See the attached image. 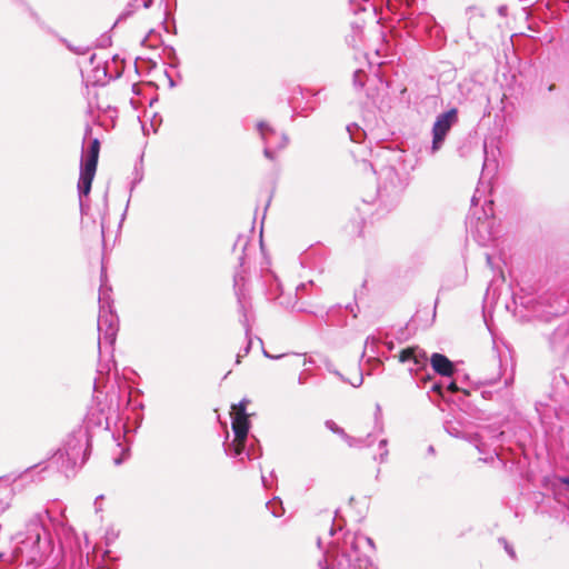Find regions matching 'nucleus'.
I'll use <instances>...</instances> for the list:
<instances>
[{
    "label": "nucleus",
    "mask_w": 569,
    "mask_h": 569,
    "mask_svg": "<svg viewBox=\"0 0 569 569\" xmlns=\"http://www.w3.org/2000/svg\"><path fill=\"white\" fill-rule=\"evenodd\" d=\"M401 363L412 362V367L409 368L411 373L418 375L428 368V357L423 349L419 347H408L402 349L398 356Z\"/></svg>",
    "instance_id": "nucleus-9"
},
{
    "label": "nucleus",
    "mask_w": 569,
    "mask_h": 569,
    "mask_svg": "<svg viewBox=\"0 0 569 569\" xmlns=\"http://www.w3.org/2000/svg\"><path fill=\"white\" fill-rule=\"evenodd\" d=\"M94 59H96V54H92V56L90 57V63H91V64H93Z\"/></svg>",
    "instance_id": "nucleus-49"
},
{
    "label": "nucleus",
    "mask_w": 569,
    "mask_h": 569,
    "mask_svg": "<svg viewBox=\"0 0 569 569\" xmlns=\"http://www.w3.org/2000/svg\"><path fill=\"white\" fill-rule=\"evenodd\" d=\"M371 438V435H368L366 439L363 438H355L347 435L343 439L347 441L349 447H357L361 448L365 446H370V443H367V439Z\"/></svg>",
    "instance_id": "nucleus-18"
},
{
    "label": "nucleus",
    "mask_w": 569,
    "mask_h": 569,
    "mask_svg": "<svg viewBox=\"0 0 569 569\" xmlns=\"http://www.w3.org/2000/svg\"><path fill=\"white\" fill-rule=\"evenodd\" d=\"M232 418V430L234 433V440L231 443L226 445V452L232 457H239L242 453L249 459H258L262 456L261 447L258 446L256 451L254 447L251 446L249 449L246 448L248 432L250 429L249 417H231Z\"/></svg>",
    "instance_id": "nucleus-5"
},
{
    "label": "nucleus",
    "mask_w": 569,
    "mask_h": 569,
    "mask_svg": "<svg viewBox=\"0 0 569 569\" xmlns=\"http://www.w3.org/2000/svg\"><path fill=\"white\" fill-rule=\"evenodd\" d=\"M365 77H366V73L361 69H357L353 72L352 82H353V86L356 89H362L365 87Z\"/></svg>",
    "instance_id": "nucleus-21"
},
{
    "label": "nucleus",
    "mask_w": 569,
    "mask_h": 569,
    "mask_svg": "<svg viewBox=\"0 0 569 569\" xmlns=\"http://www.w3.org/2000/svg\"><path fill=\"white\" fill-rule=\"evenodd\" d=\"M429 379H430V375H428V373H427L426 376H422V377H421V382H422V383H426V382H427V380H429Z\"/></svg>",
    "instance_id": "nucleus-41"
},
{
    "label": "nucleus",
    "mask_w": 569,
    "mask_h": 569,
    "mask_svg": "<svg viewBox=\"0 0 569 569\" xmlns=\"http://www.w3.org/2000/svg\"><path fill=\"white\" fill-rule=\"evenodd\" d=\"M356 30H357V36H360V33H361V29H360L359 27H357V29H356Z\"/></svg>",
    "instance_id": "nucleus-51"
},
{
    "label": "nucleus",
    "mask_w": 569,
    "mask_h": 569,
    "mask_svg": "<svg viewBox=\"0 0 569 569\" xmlns=\"http://www.w3.org/2000/svg\"><path fill=\"white\" fill-rule=\"evenodd\" d=\"M347 132L349 133L350 140L357 143H360L366 137V131L357 123L347 126Z\"/></svg>",
    "instance_id": "nucleus-15"
},
{
    "label": "nucleus",
    "mask_w": 569,
    "mask_h": 569,
    "mask_svg": "<svg viewBox=\"0 0 569 569\" xmlns=\"http://www.w3.org/2000/svg\"><path fill=\"white\" fill-rule=\"evenodd\" d=\"M492 201H489V209L482 210V216H476V212H472L471 216H469V224L472 228L473 227V220H477V231L480 232V229H485L488 231L491 221H489V217L492 216Z\"/></svg>",
    "instance_id": "nucleus-14"
},
{
    "label": "nucleus",
    "mask_w": 569,
    "mask_h": 569,
    "mask_svg": "<svg viewBox=\"0 0 569 569\" xmlns=\"http://www.w3.org/2000/svg\"><path fill=\"white\" fill-rule=\"evenodd\" d=\"M363 378L360 377L358 383H352L353 387H359L362 383Z\"/></svg>",
    "instance_id": "nucleus-46"
},
{
    "label": "nucleus",
    "mask_w": 569,
    "mask_h": 569,
    "mask_svg": "<svg viewBox=\"0 0 569 569\" xmlns=\"http://www.w3.org/2000/svg\"><path fill=\"white\" fill-rule=\"evenodd\" d=\"M67 47L69 50L77 54H84L87 52V48L83 47H72L71 44L67 43Z\"/></svg>",
    "instance_id": "nucleus-29"
},
{
    "label": "nucleus",
    "mask_w": 569,
    "mask_h": 569,
    "mask_svg": "<svg viewBox=\"0 0 569 569\" xmlns=\"http://www.w3.org/2000/svg\"><path fill=\"white\" fill-rule=\"evenodd\" d=\"M109 555H110V551H109V550H106V552H104V557H109Z\"/></svg>",
    "instance_id": "nucleus-52"
},
{
    "label": "nucleus",
    "mask_w": 569,
    "mask_h": 569,
    "mask_svg": "<svg viewBox=\"0 0 569 569\" xmlns=\"http://www.w3.org/2000/svg\"><path fill=\"white\" fill-rule=\"evenodd\" d=\"M143 178V173H142V170L139 169L138 167L134 168V179L132 181V188L139 183Z\"/></svg>",
    "instance_id": "nucleus-25"
},
{
    "label": "nucleus",
    "mask_w": 569,
    "mask_h": 569,
    "mask_svg": "<svg viewBox=\"0 0 569 569\" xmlns=\"http://www.w3.org/2000/svg\"><path fill=\"white\" fill-rule=\"evenodd\" d=\"M249 247H251V244H250L248 237H246V236H239L233 244L234 252L240 250L238 260H239V268H241V270L234 272L233 289H234V293H236L237 300H238L239 312L241 313L240 322L244 328L246 337L248 339L247 346L237 355V360H236L237 363H240V359L242 357H246L250 352L251 343H252L251 338H250L251 328L249 325L248 313H247V309H246V296H244V289H243V287H244L243 267L246 264V259L248 256L247 252L249 250Z\"/></svg>",
    "instance_id": "nucleus-3"
},
{
    "label": "nucleus",
    "mask_w": 569,
    "mask_h": 569,
    "mask_svg": "<svg viewBox=\"0 0 569 569\" xmlns=\"http://www.w3.org/2000/svg\"><path fill=\"white\" fill-rule=\"evenodd\" d=\"M121 462L120 459H116V463L119 465Z\"/></svg>",
    "instance_id": "nucleus-53"
},
{
    "label": "nucleus",
    "mask_w": 569,
    "mask_h": 569,
    "mask_svg": "<svg viewBox=\"0 0 569 569\" xmlns=\"http://www.w3.org/2000/svg\"><path fill=\"white\" fill-rule=\"evenodd\" d=\"M10 508V500H0V512L6 511ZM3 558V553L0 552V560Z\"/></svg>",
    "instance_id": "nucleus-31"
},
{
    "label": "nucleus",
    "mask_w": 569,
    "mask_h": 569,
    "mask_svg": "<svg viewBox=\"0 0 569 569\" xmlns=\"http://www.w3.org/2000/svg\"><path fill=\"white\" fill-rule=\"evenodd\" d=\"M375 425H376V429L379 432L383 431V422H382V415H381V407H380V405L376 406Z\"/></svg>",
    "instance_id": "nucleus-22"
},
{
    "label": "nucleus",
    "mask_w": 569,
    "mask_h": 569,
    "mask_svg": "<svg viewBox=\"0 0 569 569\" xmlns=\"http://www.w3.org/2000/svg\"><path fill=\"white\" fill-rule=\"evenodd\" d=\"M446 390L450 393H455L459 391V387L457 386L456 381H450L446 385Z\"/></svg>",
    "instance_id": "nucleus-30"
},
{
    "label": "nucleus",
    "mask_w": 569,
    "mask_h": 569,
    "mask_svg": "<svg viewBox=\"0 0 569 569\" xmlns=\"http://www.w3.org/2000/svg\"><path fill=\"white\" fill-rule=\"evenodd\" d=\"M386 184L383 188H379L378 194L380 198L383 197V193H389L388 188L390 187V193L393 196H398L400 192L405 190L408 186L409 180L407 176L400 177L399 173L393 168H388L386 170Z\"/></svg>",
    "instance_id": "nucleus-11"
},
{
    "label": "nucleus",
    "mask_w": 569,
    "mask_h": 569,
    "mask_svg": "<svg viewBox=\"0 0 569 569\" xmlns=\"http://www.w3.org/2000/svg\"><path fill=\"white\" fill-rule=\"evenodd\" d=\"M431 391L436 392V393H439V395H442L443 392V386L441 383H433L431 386Z\"/></svg>",
    "instance_id": "nucleus-32"
},
{
    "label": "nucleus",
    "mask_w": 569,
    "mask_h": 569,
    "mask_svg": "<svg viewBox=\"0 0 569 569\" xmlns=\"http://www.w3.org/2000/svg\"><path fill=\"white\" fill-rule=\"evenodd\" d=\"M151 3H152V0H146V1L143 2V7H144V8H149V7L151 6Z\"/></svg>",
    "instance_id": "nucleus-43"
},
{
    "label": "nucleus",
    "mask_w": 569,
    "mask_h": 569,
    "mask_svg": "<svg viewBox=\"0 0 569 569\" xmlns=\"http://www.w3.org/2000/svg\"><path fill=\"white\" fill-rule=\"evenodd\" d=\"M457 122L458 110L456 108H451L436 118L432 127V153L437 152L442 147L447 134Z\"/></svg>",
    "instance_id": "nucleus-6"
},
{
    "label": "nucleus",
    "mask_w": 569,
    "mask_h": 569,
    "mask_svg": "<svg viewBox=\"0 0 569 569\" xmlns=\"http://www.w3.org/2000/svg\"><path fill=\"white\" fill-rule=\"evenodd\" d=\"M483 151H485V154L487 156V143L486 142L483 144ZM489 167H490V162H489V159L486 157L485 161H483V169H487Z\"/></svg>",
    "instance_id": "nucleus-33"
},
{
    "label": "nucleus",
    "mask_w": 569,
    "mask_h": 569,
    "mask_svg": "<svg viewBox=\"0 0 569 569\" xmlns=\"http://www.w3.org/2000/svg\"><path fill=\"white\" fill-rule=\"evenodd\" d=\"M89 435L79 429L72 431L62 448L52 457L51 462L56 463L58 470L67 478L73 476L78 466H82L89 457Z\"/></svg>",
    "instance_id": "nucleus-2"
},
{
    "label": "nucleus",
    "mask_w": 569,
    "mask_h": 569,
    "mask_svg": "<svg viewBox=\"0 0 569 569\" xmlns=\"http://www.w3.org/2000/svg\"><path fill=\"white\" fill-rule=\"evenodd\" d=\"M506 550H507V552H508L512 558H515V551H513V549H512V548H509L508 546H506Z\"/></svg>",
    "instance_id": "nucleus-40"
},
{
    "label": "nucleus",
    "mask_w": 569,
    "mask_h": 569,
    "mask_svg": "<svg viewBox=\"0 0 569 569\" xmlns=\"http://www.w3.org/2000/svg\"><path fill=\"white\" fill-rule=\"evenodd\" d=\"M445 430L455 438H467L466 435L451 421H446Z\"/></svg>",
    "instance_id": "nucleus-19"
},
{
    "label": "nucleus",
    "mask_w": 569,
    "mask_h": 569,
    "mask_svg": "<svg viewBox=\"0 0 569 569\" xmlns=\"http://www.w3.org/2000/svg\"><path fill=\"white\" fill-rule=\"evenodd\" d=\"M417 29L428 34L432 39V46L435 47L442 46L446 39L442 27L439 26L436 19L430 14L425 13L419 16L417 20Z\"/></svg>",
    "instance_id": "nucleus-10"
},
{
    "label": "nucleus",
    "mask_w": 569,
    "mask_h": 569,
    "mask_svg": "<svg viewBox=\"0 0 569 569\" xmlns=\"http://www.w3.org/2000/svg\"><path fill=\"white\" fill-rule=\"evenodd\" d=\"M381 342L380 338H377L376 336H368L365 341V350L361 355V357L365 356L367 350H370L372 353H378L377 347Z\"/></svg>",
    "instance_id": "nucleus-16"
},
{
    "label": "nucleus",
    "mask_w": 569,
    "mask_h": 569,
    "mask_svg": "<svg viewBox=\"0 0 569 569\" xmlns=\"http://www.w3.org/2000/svg\"><path fill=\"white\" fill-rule=\"evenodd\" d=\"M346 308H347L350 312H353V307H352L351 305H348Z\"/></svg>",
    "instance_id": "nucleus-50"
},
{
    "label": "nucleus",
    "mask_w": 569,
    "mask_h": 569,
    "mask_svg": "<svg viewBox=\"0 0 569 569\" xmlns=\"http://www.w3.org/2000/svg\"><path fill=\"white\" fill-rule=\"evenodd\" d=\"M49 518L48 509L37 511L27 520L24 530L11 537V541L14 543L12 550L13 559H18L27 552L28 560H36L43 552V548L49 538V531L46 525Z\"/></svg>",
    "instance_id": "nucleus-1"
},
{
    "label": "nucleus",
    "mask_w": 569,
    "mask_h": 569,
    "mask_svg": "<svg viewBox=\"0 0 569 569\" xmlns=\"http://www.w3.org/2000/svg\"><path fill=\"white\" fill-rule=\"evenodd\" d=\"M389 351H392L395 348L393 341H385L383 342Z\"/></svg>",
    "instance_id": "nucleus-37"
},
{
    "label": "nucleus",
    "mask_w": 569,
    "mask_h": 569,
    "mask_svg": "<svg viewBox=\"0 0 569 569\" xmlns=\"http://www.w3.org/2000/svg\"><path fill=\"white\" fill-rule=\"evenodd\" d=\"M100 152V141L98 138L91 140L86 153L82 154L80 163V177L78 181V193L80 208L83 211L82 198L91 191L92 180L94 178Z\"/></svg>",
    "instance_id": "nucleus-4"
},
{
    "label": "nucleus",
    "mask_w": 569,
    "mask_h": 569,
    "mask_svg": "<svg viewBox=\"0 0 569 569\" xmlns=\"http://www.w3.org/2000/svg\"><path fill=\"white\" fill-rule=\"evenodd\" d=\"M430 365L435 372L451 377L455 372V365L442 353L435 352L430 358Z\"/></svg>",
    "instance_id": "nucleus-13"
},
{
    "label": "nucleus",
    "mask_w": 569,
    "mask_h": 569,
    "mask_svg": "<svg viewBox=\"0 0 569 569\" xmlns=\"http://www.w3.org/2000/svg\"><path fill=\"white\" fill-rule=\"evenodd\" d=\"M108 290L104 284H101L100 287V293H99V300L101 298H103L104 300V305H106V310H111V303H110V296L108 293Z\"/></svg>",
    "instance_id": "nucleus-24"
},
{
    "label": "nucleus",
    "mask_w": 569,
    "mask_h": 569,
    "mask_svg": "<svg viewBox=\"0 0 569 569\" xmlns=\"http://www.w3.org/2000/svg\"><path fill=\"white\" fill-rule=\"evenodd\" d=\"M263 356H264V357H267V358H270V359H280V358H282L284 355L272 356V355H270L267 350H263Z\"/></svg>",
    "instance_id": "nucleus-34"
},
{
    "label": "nucleus",
    "mask_w": 569,
    "mask_h": 569,
    "mask_svg": "<svg viewBox=\"0 0 569 569\" xmlns=\"http://www.w3.org/2000/svg\"><path fill=\"white\" fill-rule=\"evenodd\" d=\"M261 482H262L263 487H266V488L268 487L267 479L263 475H261Z\"/></svg>",
    "instance_id": "nucleus-44"
},
{
    "label": "nucleus",
    "mask_w": 569,
    "mask_h": 569,
    "mask_svg": "<svg viewBox=\"0 0 569 569\" xmlns=\"http://www.w3.org/2000/svg\"><path fill=\"white\" fill-rule=\"evenodd\" d=\"M486 261L489 267H491L492 258L489 253H486Z\"/></svg>",
    "instance_id": "nucleus-39"
},
{
    "label": "nucleus",
    "mask_w": 569,
    "mask_h": 569,
    "mask_svg": "<svg viewBox=\"0 0 569 569\" xmlns=\"http://www.w3.org/2000/svg\"><path fill=\"white\" fill-rule=\"evenodd\" d=\"M117 538V535H107L106 536V540H107V545L111 543L114 539Z\"/></svg>",
    "instance_id": "nucleus-36"
},
{
    "label": "nucleus",
    "mask_w": 569,
    "mask_h": 569,
    "mask_svg": "<svg viewBox=\"0 0 569 569\" xmlns=\"http://www.w3.org/2000/svg\"><path fill=\"white\" fill-rule=\"evenodd\" d=\"M503 431H498L496 428L490 426L482 427L478 432L469 435L468 440L473 442L477 450L479 452H483L487 447V442L490 440L492 442L497 441L499 438L503 437Z\"/></svg>",
    "instance_id": "nucleus-12"
},
{
    "label": "nucleus",
    "mask_w": 569,
    "mask_h": 569,
    "mask_svg": "<svg viewBox=\"0 0 569 569\" xmlns=\"http://www.w3.org/2000/svg\"><path fill=\"white\" fill-rule=\"evenodd\" d=\"M326 427L328 429H330L332 432L341 436L342 438H345L347 436L345 430L342 428H340L339 426H337V423L335 421H332V420H327L326 421Z\"/></svg>",
    "instance_id": "nucleus-23"
},
{
    "label": "nucleus",
    "mask_w": 569,
    "mask_h": 569,
    "mask_svg": "<svg viewBox=\"0 0 569 569\" xmlns=\"http://www.w3.org/2000/svg\"><path fill=\"white\" fill-rule=\"evenodd\" d=\"M257 129L264 143V157L269 160H273L274 153L272 151V147L274 146L277 149L284 148L288 143V137L286 134H281L278 137L276 131L264 121L258 122Z\"/></svg>",
    "instance_id": "nucleus-8"
},
{
    "label": "nucleus",
    "mask_w": 569,
    "mask_h": 569,
    "mask_svg": "<svg viewBox=\"0 0 569 569\" xmlns=\"http://www.w3.org/2000/svg\"><path fill=\"white\" fill-rule=\"evenodd\" d=\"M478 191H479V190L477 189V191H476V192H478ZM478 201H479V199H478V197H477V193H475V194H473V197L471 198V206H472V207H477V206H478Z\"/></svg>",
    "instance_id": "nucleus-35"
},
{
    "label": "nucleus",
    "mask_w": 569,
    "mask_h": 569,
    "mask_svg": "<svg viewBox=\"0 0 569 569\" xmlns=\"http://www.w3.org/2000/svg\"><path fill=\"white\" fill-rule=\"evenodd\" d=\"M247 400H241L238 405L232 407L231 417H248L247 412Z\"/></svg>",
    "instance_id": "nucleus-20"
},
{
    "label": "nucleus",
    "mask_w": 569,
    "mask_h": 569,
    "mask_svg": "<svg viewBox=\"0 0 569 569\" xmlns=\"http://www.w3.org/2000/svg\"><path fill=\"white\" fill-rule=\"evenodd\" d=\"M386 446H387V439H382L379 442V447L383 448V452L380 453V462H383L386 457L388 456V450L386 449Z\"/></svg>",
    "instance_id": "nucleus-27"
},
{
    "label": "nucleus",
    "mask_w": 569,
    "mask_h": 569,
    "mask_svg": "<svg viewBox=\"0 0 569 569\" xmlns=\"http://www.w3.org/2000/svg\"><path fill=\"white\" fill-rule=\"evenodd\" d=\"M560 481L569 488V477H561Z\"/></svg>",
    "instance_id": "nucleus-38"
},
{
    "label": "nucleus",
    "mask_w": 569,
    "mask_h": 569,
    "mask_svg": "<svg viewBox=\"0 0 569 569\" xmlns=\"http://www.w3.org/2000/svg\"><path fill=\"white\" fill-rule=\"evenodd\" d=\"M363 541L371 550L376 549L375 541L370 537H361L358 539V543Z\"/></svg>",
    "instance_id": "nucleus-28"
},
{
    "label": "nucleus",
    "mask_w": 569,
    "mask_h": 569,
    "mask_svg": "<svg viewBox=\"0 0 569 569\" xmlns=\"http://www.w3.org/2000/svg\"><path fill=\"white\" fill-rule=\"evenodd\" d=\"M91 131H92L91 127H90V126H87V127H86V137L90 136V134H91Z\"/></svg>",
    "instance_id": "nucleus-42"
},
{
    "label": "nucleus",
    "mask_w": 569,
    "mask_h": 569,
    "mask_svg": "<svg viewBox=\"0 0 569 569\" xmlns=\"http://www.w3.org/2000/svg\"><path fill=\"white\" fill-rule=\"evenodd\" d=\"M428 452H429V453H433V452H435V448H433V446H429V448H428Z\"/></svg>",
    "instance_id": "nucleus-47"
},
{
    "label": "nucleus",
    "mask_w": 569,
    "mask_h": 569,
    "mask_svg": "<svg viewBox=\"0 0 569 569\" xmlns=\"http://www.w3.org/2000/svg\"><path fill=\"white\" fill-rule=\"evenodd\" d=\"M99 345L103 340L104 343L112 346L116 341L118 332V319L111 310H106L103 298L100 299V310L98 317Z\"/></svg>",
    "instance_id": "nucleus-7"
},
{
    "label": "nucleus",
    "mask_w": 569,
    "mask_h": 569,
    "mask_svg": "<svg viewBox=\"0 0 569 569\" xmlns=\"http://www.w3.org/2000/svg\"><path fill=\"white\" fill-rule=\"evenodd\" d=\"M266 506L270 509L273 517L279 518L283 515L282 502L279 499L274 498L271 501H268Z\"/></svg>",
    "instance_id": "nucleus-17"
},
{
    "label": "nucleus",
    "mask_w": 569,
    "mask_h": 569,
    "mask_svg": "<svg viewBox=\"0 0 569 569\" xmlns=\"http://www.w3.org/2000/svg\"><path fill=\"white\" fill-rule=\"evenodd\" d=\"M298 382H299L300 385H302V383H305V382H306V379L300 375V376H299V379H298Z\"/></svg>",
    "instance_id": "nucleus-45"
},
{
    "label": "nucleus",
    "mask_w": 569,
    "mask_h": 569,
    "mask_svg": "<svg viewBox=\"0 0 569 569\" xmlns=\"http://www.w3.org/2000/svg\"><path fill=\"white\" fill-rule=\"evenodd\" d=\"M351 44H352V47H356V46H357V43H356V34L352 37Z\"/></svg>",
    "instance_id": "nucleus-48"
},
{
    "label": "nucleus",
    "mask_w": 569,
    "mask_h": 569,
    "mask_svg": "<svg viewBox=\"0 0 569 569\" xmlns=\"http://www.w3.org/2000/svg\"><path fill=\"white\" fill-rule=\"evenodd\" d=\"M326 368L329 372L336 375L337 377H339L342 381H346L345 377L338 371L336 370V368H333L332 363L331 362H326Z\"/></svg>",
    "instance_id": "nucleus-26"
}]
</instances>
